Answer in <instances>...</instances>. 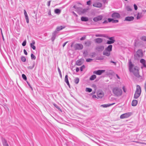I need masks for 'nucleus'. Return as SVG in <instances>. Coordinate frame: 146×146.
Segmentation results:
<instances>
[{"mask_svg":"<svg viewBox=\"0 0 146 146\" xmlns=\"http://www.w3.org/2000/svg\"><path fill=\"white\" fill-rule=\"evenodd\" d=\"M91 1L90 0H89L87 2V4L88 5H90L91 4Z\"/></svg>","mask_w":146,"mask_h":146,"instance_id":"3c124183","label":"nucleus"},{"mask_svg":"<svg viewBox=\"0 0 146 146\" xmlns=\"http://www.w3.org/2000/svg\"><path fill=\"white\" fill-rule=\"evenodd\" d=\"M126 9L128 11H132V9L131 8V7L129 6H127L126 7Z\"/></svg>","mask_w":146,"mask_h":146,"instance_id":"79ce46f5","label":"nucleus"},{"mask_svg":"<svg viewBox=\"0 0 146 146\" xmlns=\"http://www.w3.org/2000/svg\"><path fill=\"white\" fill-rule=\"evenodd\" d=\"M61 10L58 9H56L54 10V12L57 14H59L61 13Z\"/></svg>","mask_w":146,"mask_h":146,"instance_id":"c85d7f7f","label":"nucleus"},{"mask_svg":"<svg viewBox=\"0 0 146 146\" xmlns=\"http://www.w3.org/2000/svg\"><path fill=\"white\" fill-rule=\"evenodd\" d=\"M135 59L137 60L140 57H142L143 56V53L141 49H139L136 52V54L134 55Z\"/></svg>","mask_w":146,"mask_h":146,"instance_id":"20e7f679","label":"nucleus"},{"mask_svg":"<svg viewBox=\"0 0 146 146\" xmlns=\"http://www.w3.org/2000/svg\"><path fill=\"white\" fill-rule=\"evenodd\" d=\"M134 8L135 9V10H137V5H135V4H134Z\"/></svg>","mask_w":146,"mask_h":146,"instance_id":"603ef678","label":"nucleus"},{"mask_svg":"<svg viewBox=\"0 0 146 146\" xmlns=\"http://www.w3.org/2000/svg\"><path fill=\"white\" fill-rule=\"evenodd\" d=\"M140 62L142 64L143 66L146 68V65L145 64L146 62L145 60L143 59H141L140 60Z\"/></svg>","mask_w":146,"mask_h":146,"instance_id":"5701e85b","label":"nucleus"},{"mask_svg":"<svg viewBox=\"0 0 146 146\" xmlns=\"http://www.w3.org/2000/svg\"><path fill=\"white\" fill-rule=\"evenodd\" d=\"M24 14L25 17V19L27 23H29V19L28 17L25 10H24Z\"/></svg>","mask_w":146,"mask_h":146,"instance_id":"6ab92c4d","label":"nucleus"},{"mask_svg":"<svg viewBox=\"0 0 146 146\" xmlns=\"http://www.w3.org/2000/svg\"><path fill=\"white\" fill-rule=\"evenodd\" d=\"M96 76L95 75H93L92 76H91L90 78V80H94L95 78H96Z\"/></svg>","mask_w":146,"mask_h":146,"instance_id":"c756f323","label":"nucleus"},{"mask_svg":"<svg viewBox=\"0 0 146 146\" xmlns=\"http://www.w3.org/2000/svg\"><path fill=\"white\" fill-rule=\"evenodd\" d=\"M92 55L91 56L92 57L95 56V55L96 54V53L95 52H94L92 53Z\"/></svg>","mask_w":146,"mask_h":146,"instance_id":"4d7b16f0","label":"nucleus"},{"mask_svg":"<svg viewBox=\"0 0 146 146\" xmlns=\"http://www.w3.org/2000/svg\"><path fill=\"white\" fill-rule=\"evenodd\" d=\"M93 59L91 58H88L86 60V61L87 62H90Z\"/></svg>","mask_w":146,"mask_h":146,"instance_id":"de8ad7c7","label":"nucleus"},{"mask_svg":"<svg viewBox=\"0 0 146 146\" xmlns=\"http://www.w3.org/2000/svg\"><path fill=\"white\" fill-rule=\"evenodd\" d=\"M27 84H28L29 86V87L31 88V89L32 90H33V88H32V87H31V86L30 84L27 81Z\"/></svg>","mask_w":146,"mask_h":146,"instance_id":"5fc2aeb1","label":"nucleus"},{"mask_svg":"<svg viewBox=\"0 0 146 146\" xmlns=\"http://www.w3.org/2000/svg\"><path fill=\"white\" fill-rule=\"evenodd\" d=\"M65 27L64 26L63 27L62 26H60V27H57L56 29V30L55 31H56L57 32L58 31H59L60 30H62L63 29H64L65 28Z\"/></svg>","mask_w":146,"mask_h":146,"instance_id":"393cba45","label":"nucleus"},{"mask_svg":"<svg viewBox=\"0 0 146 146\" xmlns=\"http://www.w3.org/2000/svg\"><path fill=\"white\" fill-rule=\"evenodd\" d=\"M129 71L132 72L135 77L138 78H140L141 81H143V78L139 74L138 67L136 66H134V65L132 64L130 60L129 61Z\"/></svg>","mask_w":146,"mask_h":146,"instance_id":"f257e3e1","label":"nucleus"},{"mask_svg":"<svg viewBox=\"0 0 146 146\" xmlns=\"http://www.w3.org/2000/svg\"><path fill=\"white\" fill-rule=\"evenodd\" d=\"M107 38L108 39H109L110 40H111V41L114 40V41H115V40L114 39V37H108V36Z\"/></svg>","mask_w":146,"mask_h":146,"instance_id":"a19ab883","label":"nucleus"},{"mask_svg":"<svg viewBox=\"0 0 146 146\" xmlns=\"http://www.w3.org/2000/svg\"><path fill=\"white\" fill-rule=\"evenodd\" d=\"M74 48L75 50H81L83 48V46L81 44L76 43L74 45Z\"/></svg>","mask_w":146,"mask_h":146,"instance_id":"423d86ee","label":"nucleus"},{"mask_svg":"<svg viewBox=\"0 0 146 146\" xmlns=\"http://www.w3.org/2000/svg\"><path fill=\"white\" fill-rule=\"evenodd\" d=\"M108 23V22L107 20H105L102 23L103 24H107V23Z\"/></svg>","mask_w":146,"mask_h":146,"instance_id":"6e6d98bb","label":"nucleus"},{"mask_svg":"<svg viewBox=\"0 0 146 146\" xmlns=\"http://www.w3.org/2000/svg\"><path fill=\"white\" fill-rule=\"evenodd\" d=\"M131 113H127L121 115L120 116L121 119H123L129 117L131 115Z\"/></svg>","mask_w":146,"mask_h":146,"instance_id":"6e6552de","label":"nucleus"},{"mask_svg":"<svg viewBox=\"0 0 146 146\" xmlns=\"http://www.w3.org/2000/svg\"><path fill=\"white\" fill-rule=\"evenodd\" d=\"M58 33V32L56 31H55L52 33V37L51 38V40L53 42L55 39L56 36V35Z\"/></svg>","mask_w":146,"mask_h":146,"instance_id":"9b49d317","label":"nucleus"},{"mask_svg":"<svg viewBox=\"0 0 146 146\" xmlns=\"http://www.w3.org/2000/svg\"><path fill=\"white\" fill-rule=\"evenodd\" d=\"M79 81V79L78 77H76L74 79V82L76 84H78Z\"/></svg>","mask_w":146,"mask_h":146,"instance_id":"f704fd0d","label":"nucleus"},{"mask_svg":"<svg viewBox=\"0 0 146 146\" xmlns=\"http://www.w3.org/2000/svg\"><path fill=\"white\" fill-rule=\"evenodd\" d=\"M58 69L59 74H60V73H61V71L58 67Z\"/></svg>","mask_w":146,"mask_h":146,"instance_id":"0e129e2a","label":"nucleus"},{"mask_svg":"<svg viewBox=\"0 0 146 146\" xmlns=\"http://www.w3.org/2000/svg\"><path fill=\"white\" fill-rule=\"evenodd\" d=\"M82 64L80 60H78L76 61V64L78 66H80Z\"/></svg>","mask_w":146,"mask_h":146,"instance_id":"473e14b6","label":"nucleus"},{"mask_svg":"<svg viewBox=\"0 0 146 146\" xmlns=\"http://www.w3.org/2000/svg\"><path fill=\"white\" fill-rule=\"evenodd\" d=\"M134 18L133 16H127L125 17L124 21H130L133 20Z\"/></svg>","mask_w":146,"mask_h":146,"instance_id":"ddd939ff","label":"nucleus"},{"mask_svg":"<svg viewBox=\"0 0 146 146\" xmlns=\"http://www.w3.org/2000/svg\"><path fill=\"white\" fill-rule=\"evenodd\" d=\"M142 17L143 15H142V13H137V17H136L137 19H139Z\"/></svg>","mask_w":146,"mask_h":146,"instance_id":"cd10ccee","label":"nucleus"},{"mask_svg":"<svg viewBox=\"0 0 146 146\" xmlns=\"http://www.w3.org/2000/svg\"><path fill=\"white\" fill-rule=\"evenodd\" d=\"M86 92H90L92 91V89L90 88H86Z\"/></svg>","mask_w":146,"mask_h":146,"instance_id":"ea45409f","label":"nucleus"},{"mask_svg":"<svg viewBox=\"0 0 146 146\" xmlns=\"http://www.w3.org/2000/svg\"><path fill=\"white\" fill-rule=\"evenodd\" d=\"M111 17L114 19H118L120 17V14L117 13H113L111 15Z\"/></svg>","mask_w":146,"mask_h":146,"instance_id":"1a4fd4ad","label":"nucleus"},{"mask_svg":"<svg viewBox=\"0 0 146 146\" xmlns=\"http://www.w3.org/2000/svg\"><path fill=\"white\" fill-rule=\"evenodd\" d=\"M83 56L84 57H87L88 55V52L87 50L84 51L83 53Z\"/></svg>","mask_w":146,"mask_h":146,"instance_id":"7c9ffc66","label":"nucleus"},{"mask_svg":"<svg viewBox=\"0 0 146 146\" xmlns=\"http://www.w3.org/2000/svg\"><path fill=\"white\" fill-rule=\"evenodd\" d=\"M85 67L84 65H83L82 66L80 67V70L81 71H82L83 70V69L85 68Z\"/></svg>","mask_w":146,"mask_h":146,"instance_id":"a18cd8bd","label":"nucleus"},{"mask_svg":"<svg viewBox=\"0 0 146 146\" xmlns=\"http://www.w3.org/2000/svg\"><path fill=\"white\" fill-rule=\"evenodd\" d=\"M141 39L145 41H146V36H143L141 38Z\"/></svg>","mask_w":146,"mask_h":146,"instance_id":"c03bdc74","label":"nucleus"},{"mask_svg":"<svg viewBox=\"0 0 146 146\" xmlns=\"http://www.w3.org/2000/svg\"><path fill=\"white\" fill-rule=\"evenodd\" d=\"M2 144L3 146H9L7 142V140L4 138H2Z\"/></svg>","mask_w":146,"mask_h":146,"instance_id":"2eb2a0df","label":"nucleus"},{"mask_svg":"<svg viewBox=\"0 0 146 146\" xmlns=\"http://www.w3.org/2000/svg\"><path fill=\"white\" fill-rule=\"evenodd\" d=\"M140 92V93H141V88L138 85L137 86L136 89L135 93H139Z\"/></svg>","mask_w":146,"mask_h":146,"instance_id":"aec40b11","label":"nucleus"},{"mask_svg":"<svg viewBox=\"0 0 146 146\" xmlns=\"http://www.w3.org/2000/svg\"><path fill=\"white\" fill-rule=\"evenodd\" d=\"M35 41L34 40H33L32 41V42L30 44V47L31 48H33L34 50H35L36 49V47L34 45L35 44Z\"/></svg>","mask_w":146,"mask_h":146,"instance_id":"f3484780","label":"nucleus"},{"mask_svg":"<svg viewBox=\"0 0 146 146\" xmlns=\"http://www.w3.org/2000/svg\"><path fill=\"white\" fill-rule=\"evenodd\" d=\"M138 102L137 100H133L132 102V105L133 106H136Z\"/></svg>","mask_w":146,"mask_h":146,"instance_id":"b1692460","label":"nucleus"},{"mask_svg":"<svg viewBox=\"0 0 146 146\" xmlns=\"http://www.w3.org/2000/svg\"><path fill=\"white\" fill-rule=\"evenodd\" d=\"M26 40H25L22 43V45L23 46H25L26 45Z\"/></svg>","mask_w":146,"mask_h":146,"instance_id":"09e8293b","label":"nucleus"},{"mask_svg":"<svg viewBox=\"0 0 146 146\" xmlns=\"http://www.w3.org/2000/svg\"><path fill=\"white\" fill-rule=\"evenodd\" d=\"M112 45H109L106 48L103 52V54L104 55L109 56L110 55V52L112 50Z\"/></svg>","mask_w":146,"mask_h":146,"instance_id":"7ed1b4c3","label":"nucleus"},{"mask_svg":"<svg viewBox=\"0 0 146 146\" xmlns=\"http://www.w3.org/2000/svg\"><path fill=\"white\" fill-rule=\"evenodd\" d=\"M115 103H113L111 104H106L102 105L101 106L103 108H107L115 104Z\"/></svg>","mask_w":146,"mask_h":146,"instance_id":"4be33fe9","label":"nucleus"},{"mask_svg":"<svg viewBox=\"0 0 146 146\" xmlns=\"http://www.w3.org/2000/svg\"><path fill=\"white\" fill-rule=\"evenodd\" d=\"M104 96V94L103 92H98L97 93L98 98H101Z\"/></svg>","mask_w":146,"mask_h":146,"instance_id":"dca6fc26","label":"nucleus"},{"mask_svg":"<svg viewBox=\"0 0 146 146\" xmlns=\"http://www.w3.org/2000/svg\"><path fill=\"white\" fill-rule=\"evenodd\" d=\"M113 21V19L111 18H108V22H112Z\"/></svg>","mask_w":146,"mask_h":146,"instance_id":"8fccbe9b","label":"nucleus"},{"mask_svg":"<svg viewBox=\"0 0 146 146\" xmlns=\"http://www.w3.org/2000/svg\"><path fill=\"white\" fill-rule=\"evenodd\" d=\"M96 96L95 95H93L92 96V98H96Z\"/></svg>","mask_w":146,"mask_h":146,"instance_id":"338daca9","label":"nucleus"},{"mask_svg":"<svg viewBox=\"0 0 146 146\" xmlns=\"http://www.w3.org/2000/svg\"><path fill=\"white\" fill-rule=\"evenodd\" d=\"M105 70H98L93 72V73L98 75H100L102 73L104 72Z\"/></svg>","mask_w":146,"mask_h":146,"instance_id":"9d476101","label":"nucleus"},{"mask_svg":"<svg viewBox=\"0 0 146 146\" xmlns=\"http://www.w3.org/2000/svg\"><path fill=\"white\" fill-rule=\"evenodd\" d=\"M81 20L82 21L86 22L88 21V19L87 17H81Z\"/></svg>","mask_w":146,"mask_h":146,"instance_id":"bb28decb","label":"nucleus"},{"mask_svg":"<svg viewBox=\"0 0 146 146\" xmlns=\"http://www.w3.org/2000/svg\"><path fill=\"white\" fill-rule=\"evenodd\" d=\"M85 39H86V37L85 36H83V37H81L80 38V40H84Z\"/></svg>","mask_w":146,"mask_h":146,"instance_id":"864d4df0","label":"nucleus"},{"mask_svg":"<svg viewBox=\"0 0 146 146\" xmlns=\"http://www.w3.org/2000/svg\"><path fill=\"white\" fill-rule=\"evenodd\" d=\"M21 59L22 61L25 62L26 61V59L25 57L23 56H22L21 57Z\"/></svg>","mask_w":146,"mask_h":146,"instance_id":"58836bf2","label":"nucleus"},{"mask_svg":"<svg viewBox=\"0 0 146 146\" xmlns=\"http://www.w3.org/2000/svg\"><path fill=\"white\" fill-rule=\"evenodd\" d=\"M103 18V16L102 15H100L94 18L93 20L95 22H97L102 20Z\"/></svg>","mask_w":146,"mask_h":146,"instance_id":"0eeeda50","label":"nucleus"},{"mask_svg":"<svg viewBox=\"0 0 146 146\" xmlns=\"http://www.w3.org/2000/svg\"><path fill=\"white\" fill-rule=\"evenodd\" d=\"M72 13L76 17H77L78 16L77 15L74 11L72 12Z\"/></svg>","mask_w":146,"mask_h":146,"instance_id":"bf43d9fd","label":"nucleus"},{"mask_svg":"<svg viewBox=\"0 0 146 146\" xmlns=\"http://www.w3.org/2000/svg\"><path fill=\"white\" fill-rule=\"evenodd\" d=\"M113 93L115 96H121L122 94V91L120 88L114 87L112 89Z\"/></svg>","mask_w":146,"mask_h":146,"instance_id":"f03ea898","label":"nucleus"},{"mask_svg":"<svg viewBox=\"0 0 146 146\" xmlns=\"http://www.w3.org/2000/svg\"><path fill=\"white\" fill-rule=\"evenodd\" d=\"M91 44V41L89 40L85 42V45L87 46H90V45Z\"/></svg>","mask_w":146,"mask_h":146,"instance_id":"2f4dec72","label":"nucleus"},{"mask_svg":"<svg viewBox=\"0 0 146 146\" xmlns=\"http://www.w3.org/2000/svg\"><path fill=\"white\" fill-rule=\"evenodd\" d=\"M93 6L95 7L100 8L102 6V4L99 2H96L93 4Z\"/></svg>","mask_w":146,"mask_h":146,"instance_id":"4468645a","label":"nucleus"},{"mask_svg":"<svg viewBox=\"0 0 146 146\" xmlns=\"http://www.w3.org/2000/svg\"><path fill=\"white\" fill-rule=\"evenodd\" d=\"M144 88L145 90V91H146V82L145 84Z\"/></svg>","mask_w":146,"mask_h":146,"instance_id":"774afa93","label":"nucleus"},{"mask_svg":"<svg viewBox=\"0 0 146 146\" xmlns=\"http://www.w3.org/2000/svg\"><path fill=\"white\" fill-rule=\"evenodd\" d=\"M110 62L113 63V64H114L115 65H116V62H114V61H112V60H111V61H110Z\"/></svg>","mask_w":146,"mask_h":146,"instance_id":"e2e57ef3","label":"nucleus"},{"mask_svg":"<svg viewBox=\"0 0 146 146\" xmlns=\"http://www.w3.org/2000/svg\"><path fill=\"white\" fill-rule=\"evenodd\" d=\"M140 92L139 93H135V94L134 96V99H137L140 95L141 94Z\"/></svg>","mask_w":146,"mask_h":146,"instance_id":"a878e982","label":"nucleus"},{"mask_svg":"<svg viewBox=\"0 0 146 146\" xmlns=\"http://www.w3.org/2000/svg\"><path fill=\"white\" fill-rule=\"evenodd\" d=\"M115 41H114V40H108L106 42V44H111L114 43Z\"/></svg>","mask_w":146,"mask_h":146,"instance_id":"c9c22d12","label":"nucleus"},{"mask_svg":"<svg viewBox=\"0 0 146 146\" xmlns=\"http://www.w3.org/2000/svg\"><path fill=\"white\" fill-rule=\"evenodd\" d=\"M35 62H34L32 66H29L27 67V68L29 69H32L35 67Z\"/></svg>","mask_w":146,"mask_h":146,"instance_id":"e433bc0d","label":"nucleus"},{"mask_svg":"<svg viewBox=\"0 0 146 146\" xmlns=\"http://www.w3.org/2000/svg\"><path fill=\"white\" fill-rule=\"evenodd\" d=\"M50 2L51 1H49L48 2L47 5L48 7H49L50 6Z\"/></svg>","mask_w":146,"mask_h":146,"instance_id":"052dcab7","label":"nucleus"},{"mask_svg":"<svg viewBox=\"0 0 146 146\" xmlns=\"http://www.w3.org/2000/svg\"><path fill=\"white\" fill-rule=\"evenodd\" d=\"M88 9H83L81 7H79L77 8L76 12L79 14H83L87 12Z\"/></svg>","mask_w":146,"mask_h":146,"instance_id":"39448f33","label":"nucleus"},{"mask_svg":"<svg viewBox=\"0 0 146 146\" xmlns=\"http://www.w3.org/2000/svg\"><path fill=\"white\" fill-rule=\"evenodd\" d=\"M24 52L25 55H27V51H26V50H25V49L24 50Z\"/></svg>","mask_w":146,"mask_h":146,"instance_id":"13d9d810","label":"nucleus"},{"mask_svg":"<svg viewBox=\"0 0 146 146\" xmlns=\"http://www.w3.org/2000/svg\"><path fill=\"white\" fill-rule=\"evenodd\" d=\"M54 106L59 111H62L61 109L56 104L54 103L53 104Z\"/></svg>","mask_w":146,"mask_h":146,"instance_id":"72a5a7b5","label":"nucleus"},{"mask_svg":"<svg viewBox=\"0 0 146 146\" xmlns=\"http://www.w3.org/2000/svg\"><path fill=\"white\" fill-rule=\"evenodd\" d=\"M104 49V47L103 46L101 45L97 46L96 49L99 52H101Z\"/></svg>","mask_w":146,"mask_h":146,"instance_id":"f8f14e48","label":"nucleus"},{"mask_svg":"<svg viewBox=\"0 0 146 146\" xmlns=\"http://www.w3.org/2000/svg\"><path fill=\"white\" fill-rule=\"evenodd\" d=\"M119 22V21L118 20L115 19V20H114L113 19V21L112 23H118Z\"/></svg>","mask_w":146,"mask_h":146,"instance_id":"49530a36","label":"nucleus"},{"mask_svg":"<svg viewBox=\"0 0 146 146\" xmlns=\"http://www.w3.org/2000/svg\"><path fill=\"white\" fill-rule=\"evenodd\" d=\"M102 39L100 38H98L95 39V42L98 44L102 43Z\"/></svg>","mask_w":146,"mask_h":146,"instance_id":"412c9836","label":"nucleus"},{"mask_svg":"<svg viewBox=\"0 0 146 146\" xmlns=\"http://www.w3.org/2000/svg\"><path fill=\"white\" fill-rule=\"evenodd\" d=\"M22 78H23V79L25 80H27V77H26V76L23 74H22Z\"/></svg>","mask_w":146,"mask_h":146,"instance_id":"37998d69","label":"nucleus"},{"mask_svg":"<svg viewBox=\"0 0 146 146\" xmlns=\"http://www.w3.org/2000/svg\"><path fill=\"white\" fill-rule=\"evenodd\" d=\"M96 37H102V36L101 35H100V34L96 35Z\"/></svg>","mask_w":146,"mask_h":146,"instance_id":"680f3d73","label":"nucleus"},{"mask_svg":"<svg viewBox=\"0 0 146 146\" xmlns=\"http://www.w3.org/2000/svg\"><path fill=\"white\" fill-rule=\"evenodd\" d=\"M31 58L32 60H35L36 58V57L35 55L32 53L31 54Z\"/></svg>","mask_w":146,"mask_h":146,"instance_id":"4c0bfd02","label":"nucleus"},{"mask_svg":"<svg viewBox=\"0 0 146 146\" xmlns=\"http://www.w3.org/2000/svg\"><path fill=\"white\" fill-rule=\"evenodd\" d=\"M68 76L67 74H66L65 77V80L64 81L66 82L67 85L69 87H70V84L69 83L68 79Z\"/></svg>","mask_w":146,"mask_h":146,"instance_id":"a211bd4d","label":"nucleus"},{"mask_svg":"<svg viewBox=\"0 0 146 146\" xmlns=\"http://www.w3.org/2000/svg\"><path fill=\"white\" fill-rule=\"evenodd\" d=\"M68 42V41H67L65 42H64L63 44V45H62V46H63V47H64L65 45H66V43Z\"/></svg>","mask_w":146,"mask_h":146,"instance_id":"69168bd1","label":"nucleus"}]
</instances>
